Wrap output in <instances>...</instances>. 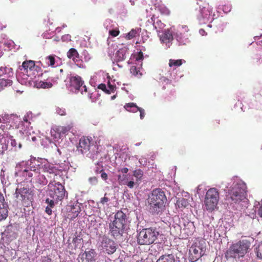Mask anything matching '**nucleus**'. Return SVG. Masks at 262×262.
I'll use <instances>...</instances> for the list:
<instances>
[{
  "label": "nucleus",
  "mask_w": 262,
  "mask_h": 262,
  "mask_svg": "<svg viewBox=\"0 0 262 262\" xmlns=\"http://www.w3.org/2000/svg\"><path fill=\"white\" fill-rule=\"evenodd\" d=\"M166 201L167 199L163 191L160 189L153 190L147 199L150 212L153 215H158L162 212Z\"/></svg>",
  "instance_id": "nucleus-1"
},
{
  "label": "nucleus",
  "mask_w": 262,
  "mask_h": 262,
  "mask_svg": "<svg viewBox=\"0 0 262 262\" xmlns=\"http://www.w3.org/2000/svg\"><path fill=\"white\" fill-rule=\"evenodd\" d=\"M247 186L242 181L234 183L229 190L227 200L231 204H238L247 200Z\"/></svg>",
  "instance_id": "nucleus-2"
},
{
  "label": "nucleus",
  "mask_w": 262,
  "mask_h": 262,
  "mask_svg": "<svg viewBox=\"0 0 262 262\" xmlns=\"http://www.w3.org/2000/svg\"><path fill=\"white\" fill-rule=\"evenodd\" d=\"M250 246L249 240L242 239L229 247L225 253V257L227 259L243 257L248 252Z\"/></svg>",
  "instance_id": "nucleus-3"
},
{
  "label": "nucleus",
  "mask_w": 262,
  "mask_h": 262,
  "mask_svg": "<svg viewBox=\"0 0 262 262\" xmlns=\"http://www.w3.org/2000/svg\"><path fill=\"white\" fill-rule=\"evenodd\" d=\"M126 220V214L121 210L117 211L114 219L109 224L110 234L114 238H117L122 235Z\"/></svg>",
  "instance_id": "nucleus-4"
},
{
  "label": "nucleus",
  "mask_w": 262,
  "mask_h": 262,
  "mask_svg": "<svg viewBox=\"0 0 262 262\" xmlns=\"http://www.w3.org/2000/svg\"><path fill=\"white\" fill-rule=\"evenodd\" d=\"M159 235L156 228H144L138 233L137 242L140 245H149L156 241Z\"/></svg>",
  "instance_id": "nucleus-5"
},
{
  "label": "nucleus",
  "mask_w": 262,
  "mask_h": 262,
  "mask_svg": "<svg viewBox=\"0 0 262 262\" xmlns=\"http://www.w3.org/2000/svg\"><path fill=\"white\" fill-rule=\"evenodd\" d=\"M83 83L84 81L79 76H73L70 79V86L72 90H74L75 93L80 91L82 95H87L88 98L94 101L93 93H91V91L88 90L85 85H83Z\"/></svg>",
  "instance_id": "nucleus-6"
},
{
  "label": "nucleus",
  "mask_w": 262,
  "mask_h": 262,
  "mask_svg": "<svg viewBox=\"0 0 262 262\" xmlns=\"http://www.w3.org/2000/svg\"><path fill=\"white\" fill-rule=\"evenodd\" d=\"M220 199L218 190L211 188L207 191L204 200V205L207 211H212L216 207Z\"/></svg>",
  "instance_id": "nucleus-7"
},
{
  "label": "nucleus",
  "mask_w": 262,
  "mask_h": 262,
  "mask_svg": "<svg viewBox=\"0 0 262 262\" xmlns=\"http://www.w3.org/2000/svg\"><path fill=\"white\" fill-rule=\"evenodd\" d=\"M205 242L199 241L192 244L189 251V258L191 262H194L202 257L206 252Z\"/></svg>",
  "instance_id": "nucleus-8"
},
{
  "label": "nucleus",
  "mask_w": 262,
  "mask_h": 262,
  "mask_svg": "<svg viewBox=\"0 0 262 262\" xmlns=\"http://www.w3.org/2000/svg\"><path fill=\"white\" fill-rule=\"evenodd\" d=\"M48 195L55 201L62 200L65 194L64 186L59 182H51L48 185Z\"/></svg>",
  "instance_id": "nucleus-9"
},
{
  "label": "nucleus",
  "mask_w": 262,
  "mask_h": 262,
  "mask_svg": "<svg viewBox=\"0 0 262 262\" xmlns=\"http://www.w3.org/2000/svg\"><path fill=\"white\" fill-rule=\"evenodd\" d=\"M117 246L116 243L113 240L106 236H103L99 247L102 252L111 255L116 252Z\"/></svg>",
  "instance_id": "nucleus-10"
},
{
  "label": "nucleus",
  "mask_w": 262,
  "mask_h": 262,
  "mask_svg": "<svg viewBox=\"0 0 262 262\" xmlns=\"http://www.w3.org/2000/svg\"><path fill=\"white\" fill-rule=\"evenodd\" d=\"M212 11V8L208 4H204L203 6L199 7V14L198 18L199 20L208 19Z\"/></svg>",
  "instance_id": "nucleus-11"
},
{
  "label": "nucleus",
  "mask_w": 262,
  "mask_h": 262,
  "mask_svg": "<svg viewBox=\"0 0 262 262\" xmlns=\"http://www.w3.org/2000/svg\"><path fill=\"white\" fill-rule=\"evenodd\" d=\"M91 145L90 139L88 137H83L79 140L77 149L82 154H87L90 151Z\"/></svg>",
  "instance_id": "nucleus-12"
},
{
  "label": "nucleus",
  "mask_w": 262,
  "mask_h": 262,
  "mask_svg": "<svg viewBox=\"0 0 262 262\" xmlns=\"http://www.w3.org/2000/svg\"><path fill=\"white\" fill-rule=\"evenodd\" d=\"M5 201L3 194L0 192V221L6 219L8 216L7 205L5 203Z\"/></svg>",
  "instance_id": "nucleus-13"
},
{
  "label": "nucleus",
  "mask_w": 262,
  "mask_h": 262,
  "mask_svg": "<svg viewBox=\"0 0 262 262\" xmlns=\"http://www.w3.org/2000/svg\"><path fill=\"white\" fill-rule=\"evenodd\" d=\"M128 48L123 47L120 48L115 54V60L116 62H120L124 60L127 55H128Z\"/></svg>",
  "instance_id": "nucleus-14"
},
{
  "label": "nucleus",
  "mask_w": 262,
  "mask_h": 262,
  "mask_svg": "<svg viewBox=\"0 0 262 262\" xmlns=\"http://www.w3.org/2000/svg\"><path fill=\"white\" fill-rule=\"evenodd\" d=\"M73 126L71 124H69L67 126H58L53 129V130L57 133V135H55V138H59L67 134L71 130Z\"/></svg>",
  "instance_id": "nucleus-15"
},
{
  "label": "nucleus",
  "mask_w": 262,
  "mask_h": 262,
  "mask_svg": "<svg viewBox=\"0 0 262 262\" xmlns=\"http://www.w3.org/2000/svg\"><path fill=\"white\" fill-rule=\"evenodd\" d=\"M30 190L28 187L17 188L15 190V196L20 201H24L28 195L30 194Z\"/></svg>",
  "instance_id": "nucleus-16"
},
{
  "label": "nucleus",
  "mask_w": 262,
  "mask_h": 262,
  "mask_svg": "<svg viewBox=\"0 0 262 262\" xmlns=\"http://www.w3.org/2000/svg\"><path fill=\"white\" fill-rule=\"evenodd\" d=\"M41 168L44 172L49 173L50 174H57L59 169L54 165V164L46 162L42 165Z\"/></svg>",
  "instance_id": "nucleus-17"
},
{
  "label": "nucleus",
  "mask_w": 262,
  "mask_h": 262,
  "mask_svg": "<svg viewBox=\"0 0 262 262\" xmlns=\"http://www.w3.org/2000/svg\"><path fill=\"white\" fill-rule=\"evenodd\" d=\"M160 40L162 42L167 43L173 40V35L170 30H165L162 34H159Z\"/></svg>",
  "instance_id": "nucleus-18"
},
{
  "label": "nucleus",
  "mask_w": 262,
  "mask_h": 262,
  "mask_svg": "<svg viewBox=\"0 0 262 262\" xmlns=\"http://www.w3.org/2000/svg\"><path fill=\"white\" fill-rule=\"evenodd\" d=\"M95 253L93 250L85 252L82 256V262H95Z\"/></svg>",
  "instance_id": "nucleus-19"
},
{
  "label": "nucleus",
  "mask_w": 262,
  "mask_h": 262,
  "mask_svg": "<svg viewBox=\"0 0 262 262\" xmlns=\"http://www.w3.org/2000/svg\"><path fill=\"white\" fill-rule=\"evenodd\" d=\"M14 73L11 68L7 67H0V76H4L6 78H10L13 77Z\"/></svg>",
  "instance_id": "nucleus-20"
},
{
  "label": "nucleus",
  "mask_w": 262,
  "mask_h": 262,
  "mask_svg": "<svg viewBox=\"0 0 262 262\" xmlns=\"http://www.w3.org/2000/svg\"><path fill=\"white\" fill-rule=\"evenodd\" d=\"M67 55L75 62L80 61L79 54L75 48H71L67 52Z\"/></svg>",
  "instance_id": "nucleus-21"
},
{
  "label": "nucleus",
  "mask_w": 262,
  "mask_h": 262,
  "mask_svg": "<svg viewBox=\"0 0 262 262\" xmlns=\"http://www.w3.org/2000/svg\"><path fill=\"white\" fill-rule=\"evenodd\" d=\"M35 61L31 60L25 61L22 63V67L26 72H28V70H33L35 68Z\"/></svg>",
  "instance_id": "nucleus-22"
},
{
  "label": "nucleus",
  "mask_w": 262,
  "mask_h": 262,
  "mask_svg": "<svg viewBox=\"0 0 262 262\" xmlns=\"http://www.w3.org/2000/svg\"><path fill=\"white\" fill-rule=\"evenodd\" d=\"M175 258L172 254H165L161 255L156 262H175Z\"/></svg>",
  "instance_id": "nucleus-23"
},
{
  "label": "nucleus",
  "mask_w": 262,
  "mask_h": 262,
  "mask_svg": "<svg viewBox=\"0 0 262 262\" xmlns=\"http://www.w3.org/2000/svg\"><path fill=\"white\" fill-rule=\"evenodd\" d=\"M153 17L151 18V20L153 23V26L156 30L157 32H160L165 27V25L163 23L160 19H153Z\"/></svg>",
  "instance_id": "nucleus-24"
},
{
  "label": "nucleus",
  "mask_w": 262,
  "mask_h": 262,
  "mask_svg": "<svg viewBox=\"0 0 262 262\" xmlns=\"http://www.w3.org/2000/svg\"><path fill=\"white\" fill-rule=\"evenodd\" d=\"M189 205L188 200L183 198H179L176 203V206L181 210L187 207Z\"/></svg>",
  "instance_id": "nucleus-25"
},
{
  "label": "nucleus",
  "mask_w": 262,
  "mask_h": 262,
  "mask_svg": "<svg viewBox=\"0 0 262 262\" xmlns=\"http://www.w3.org/2000/svg\"><path fill=\"white\" fill-rule=\"evenodd\" d=\"M5 234L11 241L16 239L17 237V233L13 231L12 227H8L5 231Z\"/></svg>",
  "instance_id": "nucleus-26"
},
{
  "label": "nucleus",
  "mask_w": 262,
  "mask_h": 262,
  "mask_svg": "<svg viewBox=\"0 0 262 262\" xmlns=\"http://www.w3.org/2000/svg\"><path fill=\"white\" fill-rule=\"evenodd\" d=\"M124 108L126 111L132 113L137 112L138 110H139V107L133 102L126 103L124 105Z\"/></svg>",
  "instance_id": "nucleus-27"
},
{
  "label": "nucleus",
  "mask_w": 262,
  "mask_h": 262,
  "mask_svg": "<svg viewBox=\"0 0 262 262\" xmlns=\"http://www.w3.org/2000/svg\"><path fill=\"white\" fill-rule=\"evenodd\" d=\"M81 211V208L79 205L78 203L71 206V210L70 211L73 214V215L71 216L72 219H74L77 217L79 214V213Z\"/></svg>",
  "instance_id": "nucleus-28"
},
{
  "label": "nucleus",
  "mask_w": 262,
  "mask_h": 262,
  "mask_svg": "<svg viewBox=\"0 0 262 262\" xmlns=\"http://www.w3.org/2000/svg\"><path fill=\"white\" fill-rule=\"evenodd\" d=\"M37 88L49 89L52 87L53 84L51 82L39 81L36 83Z\"/></svg>",
  "instance_id": "nucleus-29"
},
{
  "label": "nucleus",
  "mask_w": 262,
  "mask_h": 262,
  "mask_svg": "<svg viewBox=\"0 0 262 262\" xmlns=\"http://www.w3.org/2000/svg\"><path fill=\"white\" fill-rule=\"evenodd\" d=\"M35 182L40 185H45L47 184L48 181L44 175L39 174L35 178Z\"/></svg>",
  "instance_id": "nucleus-30"
},
{
  "label": "nucleus",
  "mask_w": 262,
  "mask_h": 262,
  "mask_svg": "<svg viewBox=\"0 0 262 262\" xmlns=\"http://www.w3.org/2000/svg\"><path fill=\"white\" fill-rule=\"evenodd\" d=\"M12 83V80L10 79H5L3 78L0 79V92L5 88L10 86Z\"/></svg>",
  "instance_id": "nucleus-31"
},
{
  "label": "nucleus",
  "mask_w": 262,
  "mask_h": 262,
  "mask_svg": "<svg viewBox=\"0 0 262 262\" xmlns=\"http://www.w3.org/2000/svg\"><path fill=\"white\" fill-rule=\"evenodd\" d=\"M45 61L48 66L53 68L55 67V55H49L45 58Z\"/></svg>",
  "instance_id": "nucleus-32"
},
{
  "label": "nucleus",
  "mask_w": 262,
  "mask_h": 262,
  "mask_svg": "<svg viewBox=\"0 0 262 262\" xmlns=\"http://www.w3.org/2000/svg\"><path fill=\"white\" fill-rule=\"evenodd\" d=\"M182 64V59H170L169 60V66L170 67L173 66L174 67H179Z\"/></svg>",
  "instance_id": "nucleus-33"
},
{
  "label": "nucleus",
  "mask_w": 262,
  "mask_h": 262,
  "mask_svg": "<svg viewBox=\"0 0 262 262\" xmlns=\"http://www.w3.org/2000/svg\"><path fill=\"white\" fill-rule=\"evenodd\" d=\"M138 34V31L135 29H132L127 34L125 35V38L127 40L132 39L135 37Z\"/></svg>",
  "instance_id": "nucleus-34"
},
{
  "label": "nucleus",
  "mask_w": 262,
  "mask_h": 262,
  "mask_svg": "<svg viewBox=\"0 0 262 262\" xmlns=\"http://www.w3.org/2000/svg\"><path fill=\"white\" fill-rule=\"evenodd\" d=\"M255 252L257 258L262 259V242L256 247Z\"/></svg>",
  "instance_id": "nucleus-35"
},
{
  "label": "nucleus",
  "mask_w": 262,
  "mask_h": 262,
  "mask_svg": "<svg viewBox=\"0 0 262 262\" xmlns=\"http://www.w3.org/2000/svg\"><path fill=\"white\" fill-rule=\"evenodd\" d=\"M143 173V171L141 169H136L134 171V176L135 177L137 180H140L142 176Z\"/></svg>",
  "instance_id": "nucleus-36"
},
{
  "label": "nucleus",
  "mask_w": 262,
  "mask_h": 262,
  "mask_svg": "<svg viewBox=\"0 0 262 262\" xmlns=\"http://www.w3.org/2000/svg\"><path fill=\"white\" fill-rule=\"evenodd\" d=\"M89 183L92 186L96 185L98 183V178L96 177H91L88 179Z\"/></svg>",
  "instance_id": "nucleus-37"
},
{
  "label": "nucleus",
  "mask_w": 262,
  "mask_h": 262,
  "mask_svg": "<svg viewBox=\"0 0 262 262\" xmlns=\"http://www.w3.org/2000/svg\"><path fill=\"white\" fill-rule=\"evenodd\" d=\"M108 88L107 89V94H110L111 93L114 92L116 90V86L114 84H112L111 82L108 81L107 83Z\"/></svg>",
  "instance_id": "nucleus-38"
},
{
  "label": "nucleus",
  "mask_w": 262,
  "mask_h": 262,
  "mask_svg": "<svg viewBox=\"0 0 262 262\" xmlns=\"http://www.w3.org/2000/svg\"><path fill=\"white\" fill-rule=\"evenodd\" d=\"M56 113L60 116H64L66 115L65 108L63 107H57L56 108Z\"/></svg>",
  "instance_id": "nucleus-39"
},
{
  "label": "nucleus",
  "mask_w": 262,
  "mask_h": 262,
  "mask_svg": "<svg viewBox=\"0 0 262 262\" xmlns=\"http://www.w3.org/2000/svg\"><path fill=\"white\" fill-rule=\"evenodd\" d=\"M30 122L28 121L27 117H24L23 118V121L21 122V123L19 124V125H21L26 126V127H28L30 125Z\"/></svg>",
  "instance_id": "nucleus-40"
},
{
  "label": "nucleus",
  "mask_w": 262,
  "mask_h": 262,
  "mask_svg": "<svg viewBox=\"0 0 262 262\" xmlns=\"http://www.w3.org/2000/svg\"><path fill=\"white\" fill-rule=\"evenodd\" d=\"M120 31L117 29H114L109 31V34L113 37H116L119 34Z\"/></svg>",
  "instance_id": "nucleus-41"
},
{
  "label": "nucleus",
  "mask_w": 262,
  "mask_h": 262,
  "mask_svg": "<svg viewBox=\"0 0 262 262\" xmlns=\"http://www.w3.org/2000/svg\"><path fill=\"white\" fill-rule=\"evenodd\" d=\"M159 11L163 14H169V10L167 8H166L164 6H160L158 8Z\"/></svg>",
  "instance_id": "nucleus-42"
},
{
  "label": "nucleus",
  "mask_w": 262,
  "mask_h": 262,
  "mask_svg": "<svg viewBox=\"0 0 262 262\" xmlns=\"http://www.w3.org/2000/svg\"><path fill=\"white\" fill-rule=\"evenodd\" d=\"M46 203H47L48 204V206L51 208H54L55 206V203L54 200H50L49 198L46 200Z\"/></svg>",
  "instance_id": "nucleus-43"
},
{
  "label": "nucleus",
  "mask_w": 262,
  "mask_h": 262,
  "mask_svg": "<svg viewBox=\"0 0 262 262\" xmlns=\"http://www.w3.org/2000/svg\"><path fill=\"white\" fill-rule=\"evenodd\" d=\"M99 173H101V177L103 180L106 181L107 180V174L104 171L103 169L100 170Z\"/></svg>",
  "instance_id": "nucleus-44"
},
{
  "label": "nucleus",
  "mask_w": 262,
  "mask_h": 262,
  "mask_svg": "<svg viewBox=\"0 0 262 262\" xmlns=\"http://www.w3.org/2000/svg\"><path fill=\"white\" fill-rule=\"evenodd\" d=\"M9 139L10 140V144L12 147L16 148L17 143L16 142V140L14 139H13V136H10Z\"/></svg>",
  "instance_id": "nucleus-45"
},
{
  "label": "nucleus",
  "mask_w": 262,
  "mask_h": 262,
  "mask_svg": "<svg viewBox=\"0 0 262 262\" xmlns=\"http://www.w3.org/2000/svg\"><path fill=\"white\" fill-rule=\"evenodd\" d=\"M98 88L99 89L102 90L103 91H104V92H105L107 94L108 90H107V89L106 88V85L105 84H103V83L100 84L98 86Z\"/></svg>",
  "instance_id": "nucleus-46"
},
{
  "label": "nucleus",
  "mask_w": 262,
  "mask_h": 262,
  "mask_svg": "<svg viewBox=\"0 0 262 262\" xmlns=\"http://www.w3.org/2000/svg\"><path fill=\"white\" fill-rule=\"evenodd\" d=\"M123 185H126L129 188H133L134 186L135 183L133 181H130L129 182L125 181V183H122Z\"/></svg>",
  "instance_id": "nucleus-47"
},
{
  "label": "nucleus",
  "mask_w": 262,
  "mask_h": 262,
  "mask_svg": "<svg viewBox=\"0 0 262 262\" xmlns=\"http://www.w3.org/2000/svg\"><path fill=\"white\" fill-rule=\"evenodd\" d=\"M138 111L140 112V117L141 119H143L145 117V111L143 108L139 107Z\"/></svg>",
  "instance_id": "nucleus-48"
},
{
  "label": "nucleus",
  "mask_w": 262,
  "mask_h": 262,
  "mask_svg": "<svg viewBox=\"0 0 262 262\" xmlns=\"http://www.w3.org/2000/svg\"><path fill=\"white\" fill-rule=\"evenodd\" d=\"M106 195V194H105L104 196L101 198L100 201V203L103 205L105 204L109 201V199L105 196Z\"/></svg>",
  "instance_id": "nucleus-49"
},
{
  "label": "nucleus",
  "mask_w": 262,
  "mask_h": 262,
  "mask_svg": "<svg viewBox=\"0 0 262 262\" xmlns=\"http://www.w3.org/2000/svg\"><path fill=\"white\" fill-rule=\"evenodd\" d=\"M6 132L7 130H3L0 129V142H1L2 138H4L7 135Z\"/></svg>",
  "instance_id": "nucleus-50"
},
{
  "label": "nucleus",
  "mask_w": 262,
  "mask_h": 262,
  "mask_svg": "<svg viewBox=\"0 0 262 262\" xmlns=\"http://www.w3.org/2000/svg\"><path fill=\"white\" fill-rule=\"evenodd\" d=\"M143 59V54L142 51H140L136 57V60H142Z\"/></svg>",
  "instance_id": "nucleus-51"
},
{
  "label": "nucleus",
  "mask_w": 262,
  "mask_h": 262,
  "mask_svg": "<svg viewBox=\"0 0 262 262\" xmlns=\"http://www.w3.org/2000/svg\"><path fill=\"white\" fill-rule=\"evenodd\" d=\"M130 72L134 75H138V71H137V69L136 67H133L130 68Z\"/></svg>",
  "instance_id": "nucleus-52"
},
{
  "label": "nucleus",
  "mask_w": 262,
  "mask_h": 262,
  "mask_svg": "<svg viewBox=\"0 0 262 262\" xmlns=\"http://www.w3.org/2000/svg\"><path fill=\"white\" fill-rule=\"evenodd\" d=\"M45 212L49 215L52 214V208L48 206H47L46 208Z\"/></svg>",
  "instance_id": "nucleus-53"
},
{
  "label": "nucleus",
  "mask_w": 262,
  "mask_h": 262,
  "mask_svg": "<svg viewBox=\"0 0 262 262\" xmlns=\"http://www.w3.org/2000/svg\"><path fill=\"white\" fill-rule=\"evenodd\" d=\"M23 173L24 175H26V176H28L29 177H32L33 175L31 172H29L27 170H25Z\"/></svg>",
  "instance_id": "nucleus-54"
},
{
  "label": "nucleus",
  "mask_w": 262,
  "mask_h": 262,
  "mask_svg": "<svg viewBox=\"0 0 262 262\" xmlns=\"http://www.w3.org/2000/svg\"><path fill=\"white\" fill-rule=\"evenodd\" d=\"M118 180L120 184H122V183L125 182L124 179H123L121 175H119L118 176Z\"/></svg>",
  "instance_id": "nucleus-55"
},
{
  "label": "nucleus",
  "mask_w": 262,
  "mask_h": 262,
  "mask_svg": "<svg viewBox=\"0 0 262 262\" xmlns=\"http://www.w3.org/2000/svg\"><path fill=\"white\" fill-rule=\"evenodd\" d=\"M199 33L202 35V36H204V35H207V33L205 31V30L203 29H201L200 30H199Z\"/></svg>",
  "instance_id": "nucleus-56"
},
{
  "label": "nucleus",
  "mask_w": 262,
  "mask_h": 262,
  "mask_svg": "<svg viewBox=\"0 0 262 262\" xmlns=\"http://www.w3.org/2000/svg\"><path fill=\"white\" fill-rule=\"evenodd\" d=\"M257 214L261 218H262V205L259 207L257 211Z\"/></svg>",
  "instance_id": "nucleus-57"
},
{
  "label": "nucleus",
  "mask_w": 262,
  "mask_h": 262,
  "mask_svg": "<svg viewBox=\"0 0 262 262\" xmlns=\"http://www.w3.org/2000/svg\"><path fill=\"white\" fill-rule=\"evenodd\" d=\"M119 171L123 173H126L128 171V169L127 167H124L121 169Z\"/></svg>",
  "instance_id": "nucleus-58"
},
{
  "label": "nucleus",
  "mask_w": 262,
  "mask_h": 262,
  "mask_svg": "<svg viewBox=\"0 0 262 262\" xmlns=\"http://www.w3.org/2000/svg\"><path fill=\"white\" fill-rule=\"evenodd\" d=\"M0 129L3 130H7V128H6V125L5 124H2L0 125Z\"/></svg>",
  "instance_id": "nucleus-59"
},
{
  "label": "nucleus",
  "mask_w": 262,
  "mask_h": 262,
  "mask_svg": "<svg viewBox=\"0 0 262 262\" xmlns=\"http://www.w3.org/2000/svg\"><path fill=\"white\" fill-rule=\"evenodd\" d=\"M78 240H80V239H78L77 237H75V238H73V243L75 244V243H76L77 242V241H78Z\"/></svg>",
  "instance_id": "nucleus-60"
},
{
  "label": "nucleus",
  "mask_w": 262,
  "mask_h": 262,
  "mask_svg": "<svg viewBox=\"0 0 262 262\" xmlns=\"http://www.w3.org/2000/svg\"><path fill=\"white\" fill-rule=\"evenodd\" d=\"M3 149L4 150H7L8 149V145H5L3 146Z\"/></svg>",
  "instance_id": "nucleus-61"
},
{
  "label": "nucleus",
  "mask_w": 262,
  "mask_h": 262,
  "mask_svg": "<svg viewBox=\"0 0 262 262\" xmlns=\"http://www.w3.org/2000/svg\"><path fill=\"white\" fill-rule=\"evenodd\" d=\"M15 91L17 93H19L20 94L23 92V91H20V90H16Z\"/></svg>",
  "instance_id": "nucleus-62"
},
{
  "label": "nucleus",
  "mask_w": 262,
  "mask_h": 262,
  "mask_svg": "<svg viewBox=\"0 0 262 262\" xmlns=\"http://www.w3.org/2000/svg\"><path fill=\"white\" fill-rule=\"evenodd\" d=\"M21 147H22V145L21 143H19L18 144V149H20Z\"/></svg>",
  "instance_id": "nucleus-63"
},
{
  "label": "nucleus",
  "mask_w": 262,
  "mask_h": 262,
  "mask_svg": "<svg viewBox=\"0 0 262 262\" xmlns=\"http://www.w3.org/2000/svg\"><path fill=\"white\" fill-rule=\"evenodd\" d=\"M99 171H100V170H99V169H98V168H97V169L95 170V172H96V173H99Z\"/></svg>",
  "instance_id": "nucleus-64"
}]
</instances>
